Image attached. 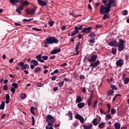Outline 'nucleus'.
<instances>
[{
    "label": "nucleus",
    "instance_id": "obj_11",
    "mask_svg": "<svg viewBox=\"0 0 129 129\" xmlns=\"http://www.w3.org/2000/svg\"><path fill=\"white\" fill-rule=\"evenodd\" d=\"M97 57V54L91 55V57L88 59V62H89V63H91L92 62H95V61H96Z\"/></svg>",
    "mask_w": 129,
    "mask_h": 129
},
{
    "label": "nucleus",
    "instance_id": "obj_55",
    "mask_svg": "<svg viewBox=\"0 0 129 129\" xmlns=\"http://www.w3.org/2000/svg\"><path fill=\"white\" fill-rule=\"evenodd\" d=\"M111 113H112V114H114L115 113V109H114V108L111 109Z\"/></svg>",
    "mask_w": 129,
    "mask_h": 129
},
{
    "label": "nucleus",
    "instance_id": "obj_44",
    "mask_svg": "<svg viewBox=\"0 0 129 129\" xmlns=\"http://www.w3.org/2000/svg\"><path fill=\"white\" fill-rule=\"evenodd\" d=\"M12 86H13L14 88L17 89V88H18V84L16 83H13L12 84Z\"/></svg>",
    "mask_w": 129,
    "mask_h": 129
},
{
    "label": "nucleus",
    "instance_id": "obj_46",
    "mask_svg": "<svg viewBox=\"0 0 129 129\" xmlns=\"http://www.w3.org/2000/svg\"><path fill=\"white\" fill-rule=\"evenodd\" d=\"M37 87H43V86H44V84L43 83H42V84H40V83L37 84Z\"/></svg>",
    "mask_w": 129,
    "mask_h": 129
},
{
    "label": "nucleus",
    "instance_id": "obj_42",
    "mask_svg": "<svg viewBox=\"0 0 129 129\" xmlns=\"http://www.w3.org/2000/svg\"><path fill=\"white\" fill-rule=\"evenodd\" d=\"M54 23H55V22L54 21H49L48 22V24L49 25L50 27H53Z\"/></svg>",
    "mask_w": 129,
    "mask_h": 129
},
{
    "label": "nucleus",
    "instance_id": "obj_15",
    "mask_svg": "<svg viewBox=\"0 0 129 129\" xmlns=\"http://www.w3.org/2000/svg\"><path fill=\"white\" fill-rule=\"evenodd\" d=\"M60 52H61V48L55 49L51 50L50 52V54L51 55H55V54L60 53Z\"/></svg>",
    "mask_w": 129,
    "mask_h": 129
},
{
    "label": "nucleus",
    "instance_id": "obj_43",
    "mask_svg": "<svg viewBox=\"0 0 129 129\" xmlns=\"http://www.w3.org/2000/svg\"><path fill=\"white\" fill-rule=\"evenodd\" d=\"M10 91H11V92H12L13 94H14L15 93V92H16V89H15V88H14V87H11V89H10Z\"/></svg>",
    "mask_w": 129,
    "mask_h": 129
},
{
    "label": "nucleus",
    "instance_id": "obj_58",
    "mask_svg": "<svg viewBox=\"0 0 129 129\" xmlns=\"http://www.w3.org/2000/svg\"><path fill=\"white\" fill-rule=\"evenodd\" d=\"M55 58H56V55H52V56L49 57L50 60H53V59H55Z\"/></svg>",
    "mask_w": 129,
    "mask_h": 129
},
{
    "label": "nucleus",
    "instance_id": "obj_51",
    "mask_svg": "<svg viewBox=\"0 0 129 129\" xmlns=\"http://www.w3.org/2000/svg\"><path fill=\"white\" fill-rule=\"evenodd\" d=\"M32 125H35V117H34V116H32Z\"/></svg>",
    "mask_w": 129,
    "mask_h": 129
},
{
    "label": "nucleus",
    "instance_id": "obj_52",
    "mask_svg": "<svg viewBox=\"0 0 129 129\" xmlns=\"http://www.w3.org/2000/svg\"><path fill=\"white\" fill-rule=\"evenodd\" d=\"M127 14H128V12H127V10H125L123 11V15L124 16H127Z\"/></svg>",
    "mask_w": 129,
    "mask_h": 129
},
{
    "label": "nucleus",
    "instance_id": "obj_64",
    "mask_svg": "<svg viewBox=\"0 0 129 129\" xmlns=\"http://www.w3.org/2000/svg\"><path fill=\"white\" fill-rule=\"evenodd\" d=\"M53 91H54V92H56V91H57V90H58V87H55L53 88Z\"/></svg>",
    "mask_w": 129,
    "mask_h": 129
},
{
    "label": "nucleus",
    "instance_id": "obj_45",
    "mask_svg": "<svg viewBox=\"0 0 129 129\" xmlns=\"http://www.w3.org/2000/svg\"><path fill=\"white\" fill-rule=\"evenodd\" d=\"M96 106H97V100L95 101L94 103L92 108H95Z\"/></svg>",
    "mask_w": 129,
    "mask_h": 129
},
{
    "label": "nucleus",
    "instance_id": "obj_27",
    "mask_svg": "<svg viewBox=\"0 0 129 129\" xmlns=\"http://www.w3.org/2000/svg\"><path fill=\"white\" fill-rule=\"evenodd\" d=\"M29 4L31 5V3H29L28 1H24L21 4V5L24 7L25 6H28Z\"/></svg>",
    "mask_w": 129,
    "mask_h": 129
},
{
    "label": "nucleus",
    "instance_id": "obj_61",
    "mask_svg": "<svg viewBox=\"0 0 129 129\" xmlns=\"http://www.w3.org/2000/svg\"><path fill=\"white\" fill-rule=\"evenodd\" d=\"M45 128H46V129H54V128H53V127H52V126H50V127H49V126H48V125H46V127H45Z\"/></svg>",
    "mask_w": 129,
    "mask_h": 129
},
{
    "label": "nucleus",
    "instance_id": "obj_60",
    "mask_svg": "<svg viewBox=\"0 0 129 129\" xmlns=\"http://www.w3.org/2000/svg\"><path fill=\"white\" fill-rule=\"evenodd\" d=\"M25 12L26 13V14H31V11H30V10L29 9H26Z\"/></svg>",
    "mask_w": 129,
    "mask_h": 129
},
{
    "label": "nucleus",
    "instance_id": "obj_19",
    "mask_svg": "<svg viewBox=\"0 0 129 129\" xmlns=\"http://www.w3.org/2000/svg\"><path fill=\"white\" fill-rule=\"evenodd\" d=\"M37 9H38L37 7L34 6L33 9H31L30 11V15H35V13L36 11H37Z\"/></svg>",
    "mask_w": 129,
    "mask_h": 129
},
{
    "label": "nucleus",
    "instance_id": "obj_34",
    "mask_svg": "<svg viewBox=\"0 0 129 129\" xmlns=\"http://www.w3.org/2000/svg\"><path fill=\"white\" fill-rule=\"evenodd\" d=\"M68 115H69V116L70 119H71V120H72V119H73V114H72V113L71 112V111H69V112H68Z\"/></svg>",
    "mask_w": 129,
    "mask_h": 129
},
{
    "label": "nucleus",
    "instance_id": "obj_2",
    "mask_svg": "<svg viewBox=\"0 0 129 129\" xmlns=\"http://www.w3.org/2000/svg\"><path fill=\"white\" fill-rule=\"evenodd\" d=\"M45 44H49V45H52V44H58L59 43V40L56 39L55 37H50L48 36L44 41Z\"/></svg>",
    "mask_w": 129,
    "mask_h": 129
},
{
    "label": "nucleus",
    "instance_id": "obj_25",
    "mask_svg": "<svg viewBox=\"0 0 129 129\" xmlns=\"http://www.w3.org/2000/svg\"><path fill=\"white\" fill-rule=\"evenodd\" d=\"M114 93V91H113V89H110L108 91V92L107 93V95H113V94Z\"/></svg>",
    "mask_w": 129,
    "mask_h": 129
},
{
    "label": "nucleus",
    "instance_id": "obj_22",
    "mask_svg": "<svg viewBox=\"0 0 129 129\" xmlns=\"http://www.w3.org/2000/svg\"><path fill=\"white\" fill-rule=\"evenodd\" d=\"M19 2V0H10V3L12 5H16V4H18Z\"/></svg>",
    "mask_w": 129,
    "mask_h": 129
},
{
    "label": "nucleus",
    "instance_id": "obj_4",
    "mask_svg": "<svg viewBox=\"0 0 129 129\" xmlns=\"http://www.w3.org/2000/svg\"><path fill=\"white\" fill-rule=\"evenodd\" d=\"M110 12V11H106L105 10V8L104 7H102L100 6V14L104 15L103 17V20H106V19H109V13Z\"/></svg>",
    "mask_w": 129,
    "mask_h": 129
},
{
    "label": "nucleus",
    "instance_id": "obj_37",
    "mask_svg": "<svg viewBox=\"0 0 129 129\" xmlns=\"http://www.w3.org/2000/svg\"><path fill=\"white\" fill-rule=\"evenodd\" d=\"M79 47H80V42H78L76 46V51L79 50Z\"/></svg>",
    "mask_w": 129,
    "mask_h": 129
},
{
    "label": "nucleus",
    "instance_id": "obj_18",
    "mask_svg": "<svg viewBox=\"0 0 129 129\" xmlns=\"http://www.w3.org/2000/svg\"><path fill=\"white\" fill-rule=\"evenodd\" d=\"M82 100H83V99H82L81 96H77L76 103H80V102H81V101H82Z\"/></svg>",
    "mask_w": 129,
    "mask_h": 129
},
{
    "label": "nucleus",
    "instance_id": "obj_62",
    "mask_svg": "<svg viewBox=\"0 0 129 129\" xmlns=\"http://www.w3.org/2000/svg\"><path fill=\"white\" fill-rule=\"evenodd\" d=\"M96 28H102V25H96Z\"/></svg>",
    "mask_w": 129,
    "mask_h": 129
},
{
    "label": "nucleus",
    "instance_id": "obj_23",
    "mask_svg": "<svg viewBox=\"0 0 129 129\" xmlns=\"http://www.w3.org/2000/svg\"><path fill=\"white\" fill-rule=\"evenodd\" d=\"M92 122L93 125H97L99 123V122H98L97 119L96 118L93 119Z\"/></svg>",
    "mask_w": 129,
    "mask_h": 129
},
{
    "label": "nucleus",
    "instance_id": "obj_6",
    "mask_svg": "<svg viewBox=\"0 0 129 129\" xmlns=\"http://www.w3.org/2000/svg\"><path fill=\"white\" fill-rule=\"evenodd\" d=\"M83 28V25H81L78 27V26H75L74 28L75 31H73L71 34V37H74L77 34H79V31H81Z\"/></svg>",
    "mask_w": 129,
    "mask_h": 129
},
{
    "label": "nucleus",
    "instance_id": "obj_14",
    "mask_svg": "<svg viewBox=\"0 0 129 129\" xmlns=\"http://www.w3.org/2000/svg\"><path fill=\"white\" fill-rule=\"evenodd\" d=\"M100 64V61L99 60H97L96 61H92L90 63V67H93L94 68H95L97 66H98Z\"/></svg>",
    "mask_w": 129,
    "mask_h": 129
},
{
    "label": "nucleus",
    "instance_id": "obj_28",
    "mask_svg": "<svg viewBox=\"0 0 129 129\" xmlns=\"http://www.w3.org/2000/svg\"><path fill=\"white\" fill-rule=\"evenodd\" d=\"M83 126L84 127V128L85 129H90L91 128L92 126V124H91L90 125H83Z\"/></svg>",
    "mask_w": 129,
    "mask_h": 129
},
{
    "label": "nucleus",
    "instance_id": "obj_31",
    "mask_svg": "<svg viewBox=\"0 0 129 129\" xmlns=\"http://www.w3.org/2000/svg\"><path fill=\"white\" fill-rule=\"evenodd\" d=\"M27 98V94H26L25 93H22L20 95V98H21V99H25V98Z\"/></svg>",
    "mask_w": 129,
    "mask_h": 129
},
{
    "label": "nucleus",
    "instance_id": "obj_57",
    "mask_svg": "<svg viewBox=\"0 0 129 129\" xmlns=\"http://www.w3.org/2000/svg\"><path fill=\"white\" fill-rule=\"evenodd\" d=\"M56 78H57V76H54L51 78L52 81H54V80H56Z\"/></svg>",
    "mask_w": 129,
    "mask_h": 129
},
{
    "label": "nucleus",
    "instance_id": "obj_49",
    "mask_svg": "<svg viewBox=\"0 0 129 129\" xmlns=\"http://www.w3.org/2000/svg\"><path fill=\"white\" fill-rule=\"evenodd\" d=\"M108 0H102V2L104 3V7H106L107 6V4H106V3H107Z\"/></svg>",
    "mask_w": 129,
    "mask_h": 129
},
{
    "label": "nucleus",
    "instance_id": "obj_20",
    "mask_svg": "<svg viewBox=\"0 0 129 129\" xmlns=\"http://www.w3.org/2000/svg\"><path fill=\"white\" fill-rule=\"evenodd\" d=\"M41 70H42V68L38 67L34 69V73H38V72H41Z\"/></svg>",
    "mask_w": 129,
    "mask_h": 129
},
{
    "label": "nucleus",
    "instance_id": "obj_17",
    "mask_svg": "<svg viewBox=\"0 0 129 129\" xmlns=\"http://www.w3.org/2000/svg\"><path fill=\"white\" fill-rule=\"evenodd\" d=\"M24 10V6L23 5H20V6H19L17 9H16L17 13H18L19 15H21V11H23Z\"/></svg>",
    "mask_w": 129,
    "mask_h": 129
},
{
    "label": "nucleus",
    "instance_id": "obj_59",
    "mask_svg": "<svg viewBox=\"0 0 129 129\" xmlns=\"http://www.w3.org/2000/svg\"><path fill=\"white\" fill-rule=\"evenodd\" d=\"M4 90H8V85H5L3 87Z\"/></svg>",
    "mask_w": 129,
    "mask_h": 129
},
{
    "label": "nucleus",
    "instance_id": "obj_13",
    "mask_svg": "<svg viewBox=\"0 0 129 129\" xmlns=\"http://www.w3.org/2000/svg\"><path fill=\"white\" fill-rule=\"evenodd\" d=\"M75 118H76L77 119H79L81 123H84V118H83V117H82V116H81L80 114H77L75 116Z\"/></svg>",
    "mask_w": 129,
    "mask_h": 129
},
{
    "label": "nucleus",
    "instance_id": "obj_12",
    "mask_svg": "<svg viewBox=\"0 0 129 129\" xmlns=\"http://www.w3.org/2000/svg\"><path fill=\"white\" fill-rule=\"evenodd\" d=\"M37 2L40 7H46L47 6V3H48V0L43 1L42 0H37Z\"/></svg>",
    "mask_w": 129,
    "mask_h": 129
},
{
    "label": "nucleus",
    "instance_id": "obj_63",
    "mask_svg": "<svg viewBox=\"0 0 129 129\" xmlns=\"http://www.w3.org/2000/svg\"><path fill=\"white\" fill-rule=\"evenodd\" d=\"M15 26H17V27H18V26H22V24H21L18 22H15Z\"/></svg>",
    "mask_w": 129,
    "mask_h": 129
},
{
    "label": "nucleus",
    "instance_id": "obj_29",
    "mask_svg": "<svg viewBox=\"0 0 129 129\" xmlns=\"http://www.w3.org/2000/svg\"><path fill=\"white\" fill-rule=\"evenodd\" d=\"M85 104V103H79V104H78V108H83V107L84 106V105Z\"/></svg>",
    "mask_w": 129,
    "mask_h": 129
},
{
    "label": "nucleus",
    "instance_id": "obj_36",
    "mask_svg": "<svg viewBox=\"0 0 129 129\" xmlns=\"http://www.w3.org/2000/svg\"><path fill=\"white\" fill-rule=\"evenodd\" d=\"M129 78L127 77L125 78L124 80V84H128Z\"/></svg>",
    "mask_w": 129,
    "mask_h": 129
},
{
    "label": "nucleus",
    "instance_id": "obj_35",
    "mask_svg": "<svg viewBox=\"0 0 129 129\" xmlns=\"http://www.w3.org/2000/svg\"><path fill=\"white\" fill-rule=\"evenodd\" d=\"M105 125V122H102L99 124V128H102L104 127V125Z\"/></svg>",
    "mask_w": 129,
    "mask_h": 129
},
{
    "label": "nucleus",
    "instance_id": "obj_33",
    "mask_svg": "<svg viewBox=\"0 0 129 129\" xmlns=\"http://www.w3.org/2000/svg\"><path fill=\"white\" fill-rule=\"evenodd\" d=\"M87 103L89 107H90V105L92 104V100L90 99H87Z\"/></svg>",
    "mask_w": 129,
    "mask_h": 129
},
{
    "label": "nucleus",
    "instance_id": "obj_7",
    "mask_svg": "<svg viewBox=\"0 0 129 129\" xmlns=\"http://www.w3.org/2000/svg\"><path fill=\"white\" fill-rule=\"evenodd\" d=\"M48 56L44 55L42 56V54H39L36 56V58L37 61L41 62V63H45V60H48Z\"/></svg>",
    "mask_w": 129,
    "mask_h": 129
},
{
    "label": "nucleus",
    "instance_id": "obj_53",
    "mask_svg": "<svg viewBox=\"0 0 129 129\" xmlns=\"http://www.w3.org/2000/svg\"><path fill=\"white\" fill-rule=\"evenodd\" d=\"M106 117L108 118V119H110V118H111V116L110 115V114H107L106 115Z\"/></svg>",
    "mask_w": 129,
    "mask_h": 129
},
{
    "label": "nucleus",
    "instance_id": "obj_1",
    "mask_svg": "<svg viewBox=\"0 0 129 129\" xmlns=\"http://www.w3.org/2000/svg\"><path fill=\"white\" fill-rule=\"evenodd\" d=\"M115 0H109L108 3L107 4L106 7H104V5H101V7L105 8L106 11L108 12L110 11V9L114 7H116V3Z\"/></svg>",
    "mask_w": 129,
    "mask_h": 129
},
{
    "label": "nucleus",
    "instance_id": "obj_54",
    "mask_svg": "<svg viewBox=\"0 0 129 129\" xmlns=\"http://www.w3.org/2000/svg\"><path fill=\"white\" fill-rule=\"evenodd\" d=\"M106 105H107V108L108 109H109V110H110V109L111 108V105L108 103V104H106Z\"/></svg>",
    "mask_w": 129,
    "mask_h": 129
},
{
    "label": "nucleus",
    "instance_id": "obj_21",
    "mask_svg": "<svg viewBox=\"0 0 129 129\" xmlns=\"http://www.w3.org/2000/svg\"><path fill=\"white\" fill-rule=\"evenodd\" d=\"M31 62L34 65V66H38V65H39V62L36 60V59H32L31 60Z\"/></svg>",
    "mask_w": 129,
    "mask_h": 129
},
{
    "label": "nucleus",
    "instance_id": "obj_10",
    "mask_svg": "<svg viewBox=\"0 0 129 129\" xmlns=\"http://www.w3.org/2000/svg\"><path fill=\"white\" fill-rule=\"evenodd\" d=\"M91 30H92V27H85L82 30L81 33H83L84 34H88L89 33H91Z\"/></svg>",
    "mask_w": 129,
    "mask_h": 129
},
{
    "label": "nucleus",
    "instance_id": "obj_24",
    "mask_svg": "<svg viewBox=\"0 0 129 129\" xmlns=\"http://www.w3.org/2000/svg\"><path fill=\"white\" fill-rule=\"evenodd\" d=\"M114 126L115 129H119L120 128V124H119V123L116 122L114 124Z\"/></svg>",
    "mask_w": 129,
    "mask_h": 129
},
{
    "label": "nucleus",
    "instance_id": "obj_32",
    "mask_svg": "<svg viewBox=\"0 0 129 129\" xmlns=\"http://www.w3.org/2000/svg\"><path fill=\"white\" fill-rule=\"evenodd\" d=\"M5 105H6L5 102H2V103L0 105V110L1 109H2V110L5 109Z\"/></svg>",
    "mask_w": 129,
    "mask_h": 129
},
{
    "label": "nucleus",
    "instance_id": "obj_30",
    "mask_svg": "<svg viewBox=\"0 0 129 129\" xmlns=\"http://www.w3.org/2000/svg\"><path fill=\"white\" fill-rule=\"evenodd\" d=\"M95 38L91 37L90 38L89 42H90V43H91V44H94V43H95Z\"/></svg>",
    "mask_w": 129,
    "mask_h": 129
},
{
    "label": "nucleus",
    "instance_id": "obj_48",
    "mask_svg": "<svg viewBox=\"0 0 129 129\" xmlns=\"http://www.w3.org/2000/svg\"><path fill=\"white\" fill-rule=\"evenodd\" d=\"M10 95L9 94H6V100H10Z\"/></svg>",
    "mask_w": 129,
    "mask_h": 129
},
{
    "label": "nucleus",
    "instance_id": "obj_56",
    "mask_svg": "<svg viewBox=\"0 0 129 129\" xmlns=\"http://www.w3.org/2000/svg\"><path fill=\"white\" fill-rule=\"evenodd\" d=\"M80 79H82V80L85 79V77L83 75H81L80 76Z\"/></svg>",
    "mask_w": 129,
    "mask_h": 129
},
{
    "label": "nucleus",
    "instance_id": "obj_16",
    "mask_svg": "<svg viewBox=\"0 0 129 129\" xmlns=\"http://www.w3.org/2000/svg\"><path fill=\"white\" fill-rule=\"evenodd\" d=\"M116 65L119 66V67H121L123 65V60L121 59H119L116 62Z\"/></svg>",
    "mask_w": 129,
    "mask_h": 129
},
{
    "label": "nucleus",
    "instance_id": "obj_3",
    "mask_svg": "<svg viewBox=\"0 0 129 129\" xmlns=\"http://www.w3.org/2000/svg\"><path fill=\"white\" fill-rule=\"evenodd\" d=\"M46 121L48 126H53V123L56 121V119L51 115L48 114L46 117Z\"/></svg>",
    "mask_w": 129,
    "mask_h": 129
},
{
    "label": "nucleus",
    "instance_id": "obj_5",
    "mask_svg": "<svg viewBox=\"0 0 129 129\" xmlns=\"http://www.w3.org/2000/svg\"><path fill=\"white\" fill-rule=\"evenodd\" d=\"M117 47H118V52H122L124 50V40L123 39H120Z\"/></svg>",
    "mask_w": 129,
    "mask_h": 129
},
{
    "label": "nucleus",
    "instance_id": "obj_8",
    "mask_svg": "<svg viewBox=\"0 0 129 129\" xmlns=\"http://www.w3.org/2000/svg\"><path fill=\"white\" fill-rule=\"evenodd\" d=\"M17 66L21 67V70H26V69H29L30 66L28 64H25L23 61H20L17 63Z\"/></svg>",
    "mask_w": 129,
    "mask_h": 129
},
{
    "label": "nucleus",
    "instance_id": "obj_50",
    "mask_svg": "<svg viewBox=\"0 0 129 129\" xmlns=\"http://www.w3.org/2000/svg\"><path fill=\"white\" fill-rule=\"evenodd\" d=\"M113 80V79H112V78H110V79H107V81L108 82H109V83H111V82H112V81Z\"/></svg>",
    "mask_w": 129,
    "mask_h": 129
},
{
    "label": "nucleus",
    "instance_id": "obj_41",
    "mask_svg": "<svg viewBox=\"0 0 129 129\" xmlns=\"http://www.w3.org/2000/svg\"><path fill=\"white\" fill-rule=\"evenodd\" d=\"M58 86L59 87H62L64 85V81L59 82L58 83Z\"/></svg>",
    "mask_w": 129,
    "mask_h": 129
},
{
    "label": "nucleus",
    "instance_id": "obj_26",
    "mask_svg": "<svg viewBox=\"0 0 129 129\" xmlns=\"http://www.w3.org/2000/svg\"><path fill=\"white\" fill-rule=\"evenodd\" d=\"M117 51V49L113 47L111 48V53L113 54V55H115V54H116Z\"/></svg>",
    "mask_w": 129,
    "mask_h": 129
},
{
    "label": "nucleus",
    "instance_id": "obj_40",
    "mask_svg": "<svg viewBox=\"0 0 129 129\" xmlns=\"http://www.w3.org/2000/svg\"><path fill=\"white\" fill-rule=\"evenodd\" d=\"M64 81L69 82H72V79L65 78L63 79Z\"/></svg>",
    "mask_w": 129,
    "mask_h": 129
},
{
    "label": "nucleus",
    "instance_id": "obj_38",
    "mask_svg": "<svg viewBox=\"0 0 129 129\" xmlns=\"http://www.w3.org/2000/svg\"><path fill=\"white\" fill-rule=\"evenodd\" d=\"M110 87L113 90H117V87L114 85L111 84Z\"/></svg>",
    "mask_w": 129,
    "mask_h": 129
},
{
    "label": "nucleus",
    "instance_id": "obj_47",
    "mask_svg": "<svg viewBox=\"0 0 129 129\" xmlns=\"http://www.w3.org/2000/svg\"><path fill=\"white\" fill-rule=\"evenodd\" d=\"M95 33H94V32H91L90 35H89V37H95Z\"/></svg>",
    "mask_w": 129,
    "mask_h": 129
},
{
    "label": "nucleus",
    "instance_id": "obj_39",
    "mask_svg": "<svg viewBox=\"0 0 129 129\" xmlns=\"http://www.w3.org/2000/svg\"><path fill=\"white\" fill-rule=\"evenodd\" d=\"M32 30L36 31V32H41V31H42V29H39V28H37L36 27H33V28H32Z\"/></svg>",
    "mask_w": 129,
    "mask_h": 129
},
{
    "label": "nucleus",
    "instance_id": "obj_9",
    "mask_svg": "<svg viewBox=\"0 0 129 129\" xmlns=\"http://www.w3.org/2000/svg\"><path fill=\"white\" fill-rule=\"evenodd\" d=\"M118 44V42L116 40H112L108 43L109 46H110V47H115V48L117 47Z\"/></svg>",
    "mask_w": 129,
    "mask_h": 129
}]
</instances>
